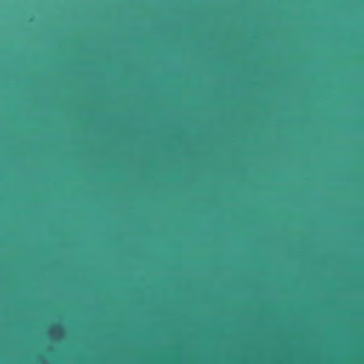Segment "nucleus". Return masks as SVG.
Wrapping results in <instances>:
<instances>
[{
  "instance_id": "nucleus-1",
  "label": "nucleus",
  "mask_w": 364,
  "mask_h": 364,
  "mask_svg": "<svg viewBox=\"0 0 364 364\" xmlns=\"http://www.w3.org/2000/svg\"><path fill=\"white\" fill-rule=\"evenodd\" d=\"M53 330H54V331H61V327L59 326H55L53 328Z\"/></svg>"
}]
</instances>
